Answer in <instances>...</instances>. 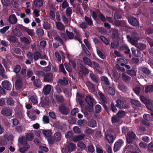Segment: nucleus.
Instances as JSON below:
<instances>
[{
    "label": "nucleus",
    "instance_id": "57",
    "mask_svg": "<svg viewBox=\"0 0 153 153\" xmlns=\"http://www.w3.org/2000/svg\"><path fill=\"white\" fill-rule=\"evenodd\" d=\"M122 17L121 14L120 13L117 12L114 13V18L115 19H121Z\"/></svg>",
    "mask_w": 153,
    "mask_h": 153
},
{
    "label": "nucleus",
    "instance_id": "12",
    "mask_svg": "<svg viewBox=\"0 0 153 153\" xmlns=\"http://www.w3.org/2000/svg\"><path fill=\"white\" fill-rule=\"evenodd\" d=\"M85 100L91 107H93L94 100L90 96H87L85 98Z\"/></svg>",
    "mask_w": 153,
    "mask_h": 153
},
{
    "label": "nucleus",
    "instance_id": "5",
    "mask_svg": "<svg viewBox=\"0 0 153 153\" xmlns=\"http://www.w3.org/2000/svg\"><path fill=\"white\" fill-rule=\"evenodd\" d=\"M127 142L128 143H133L134 140V133L133 132L129 131L127 133L126 137Z\"/></svg>",
    "mask_w": 153,
    "mask_h": 153
},
{
    "label": "nucleus",
    "instance_id": "2",
    "mask_svg": "<svg viewBox=\"0 0 153 153\" xmlns=\"http://www.w3.org/2000/svg\"><path fill=\"white\" fill-rule=\"evenodd\" d=\"M116 106L121 109L128 108L129 107L128 105L125 104L123 100L121 99H119L116 101Z\"/></svg>",
    "mask_w": 153,
    "mask_h": 153
},
{
    "label": "nucleus",
    "instance_id": "26",
    "mask_svg": "<svg viewBox=\"0 0 153 153\" xmlns=\"http://www.w3.org/2000/svg\"><path fill=\"white\" fill-rule=\"evenodd\" d=\"M42 134L46 137H49L51 135V132L50 130L43 129L42 130Z\"/></svg>",
    "mask_w": 153,
    "mask_h": 153
},
{
    "label": "nucleus",
    "instance_id": "51",
    "mask_svg": "<svg viewBox=\"0 0 153 153\" xmlns=\"http://www.w3.org/2000/svg\"><path fill=\"white\" fill-rule=\"evenodd\" d=\"M1 1L3 5L6 7L9 6L10 4V0H1Z\"/></svg>",
    "mask_w": 153,
    "mask_h": 153
},
{
    "label": "nucleus",
    "instance_id": "24",
    "mask_svg": "<svg viewBox=\"0 0 153 153\" xmlns=\"http://www.w3.org/2000/svg\"><path fill=\"white\" fill-rule=\"evenodd\" d=\"M58 82L62 85H65L68 84V82L66 78L64 77L62 79H60L58 80Z\"/></svg>",
    "mask_w": 153,
    "mask_h": 153
},
{
    "label": "nucleus",
    "instance_id": "34",
    "mask_svg": "<svg viewBox=\"0 0 153 153\" xmlns=\"http://www.w3.org/2000/svg\"><path fill=\"white\" fill-rule=\"evenodd\" d=\"M54 138L57 141H59L61 140V134L60 132H56L54 135Z\"/></svg>",
    "mask_w": 153,
    "mask_h": 153
},
{
    "label": "nucleus",
    "instance_id": "37",
    "mask_svg": "<svg viewBox=\"0 0 153 153\" xmlns=\"http://www.w3.org/2000/svg\"><path fill=\"white\" fill-rule=\"evenodd\" d=\"M84 19L86 22L89 25H93V22L90 17L85 16Z\"/></svg>",
    "mask_w": 153,
    "mask_h": 153
},
{
    "label": "nucleus",
    "instance_id": "19",
    "mask_svg": "<svg viewBox=\"0 0 153 153\" xmlns=\"http://www.w3.org/2000/svg\"><path fill=\"white\" fill-rule=\"evenodd\" d=\"M138 39V38H136L134 37V46L138 48L141 50L144 49L146 47V46L145 45L141 43L136 44L135 43V40H136L137 41Z\"/></svg>",
    "mask_w": 153,
    "mask_h": 153
},
{
    "label": "nucleus",
    "instance_id": "13",
    "mask_svg": "<svg viewBox=\"0 0 153 153\" xmlns=\"http://www.w3.org/2000/svg\"><path fill=\"white\" fill-rule=\"evenodd\" d=\"M115 26L119 27H124L126 25V23L124 21L117 20L114 22Z\"/></svg>",
    "mask_w": 153,
    "mask_h": 153
},
{
    "label": "nucleus",
    "instance_id": "18",
    "mask_svg": "<svg viewBox=\"0 0 153 153\" xmlns=\"http://www.w3.org/2000/svg\"><path fill=\"white\" fill-rule=\"evenodd\" d=\"M111 30L112 31V38L114 39L115 38H118L120 35L118 30L117 29L113 28H112Z\"/></svg>",
    "mask_w": 153,
    "mask_h": 153
},
{
    "label": "nucleus",
    "instance_id": "60",
    "mask_svg": "<svg viewBox=\"0 0 153 153\" xmlns=\"http://www.w3.org/2000/svg\"><path fill=\"white\" fill-rule=\"evenodd\" d=\"M36 33L38 36H42L43 35L44 32L42 29L39 28L37 30Z\"/></svg>",
    "mask_w": 153,
    "mask_h": 153
},
{
    "label": "nucleus",
    "instance_id": "10",
    "mask_svg": "<svg viewBox=\"0 0 153 153\" xmlns=\"http://www.w3.org/2000/svg\"><path fill=\"white\" fill-rule=\"evenodd\" d=\"M53 80V74L48 73L45 75L44 81L45 82H50Z\"/></svg>",
    "mask_w": 153,
    "mask_h": 153
},
{
    "label": "nucleus",
    "instance_id": "4",
    "mask_svg": "<svg viewBox=\"0 0 153 153\" xmlns=\"http://www.w3.org/2000/svg\"><path fill=\"white\" fill-rule=\"evenodd\" d=\"M59 111L62 114L66 115L70 112V110L64 105H62L59 107Z\"/></svg>",
    "mask_w": 153,
    "mask_h": 153
},
{
    "label": "nucleus",
    "instance_id": "49",
    "mask_svg": "<svg viewBox=\"0 0 153 153\" xmlns=\"http://www.w3.org/2000/svg\"><path fill=\"white\" fill-rule=\"evenodd\" d=\"M140 99L145 104L146 106L147 105H148L150 102L149 100H147L143 96H141Z\"/></svg>",
    "mask_w": 153,
    "mask_h": 153
},
{
    "label": "nucleus",
    "instance_id": "47",
    "mask_svg": "<svg viewBox=\"0 0 153 153\" xmlns=\"http://www.w3.org/2000/svg\"><path fill=\"white\" fill-rule=\"evenodd\" d=\"M65 66L66 70L69 72H71L72 69L71 67V64L68 63H65L64 64Z\"/></svg>",
    "mask_w": 153,
    "mask_h": 153
},
{
    "label": "nucleus",
    "instance_id": "48",
    "mask_svg": "<svg viewBox=\"0 0 153 153\" xmlns=\"http://www.w3.org/2000/svg\"><path fill=\"white\" fill-rule=\"evenodd\" d=\"M80 67L84 75L87 74L88 73L89 70L84 65H82Z\"/></svg>",
    "mask_w": 153,
    "mask_h": 153
},
{
    "label": "nucleus",
    "instance_id": "39",
    "mask_svg": "<svg viewBox=\"0 0 153 153\" xmlns=\"http://www.w3.org/2000/svg\"><path fill=\"white\" fill-rule=\"evenodd\" d=\"M56 98L57 101L60 103H63L64 101V99L62 95H57L55 97Z\"/></svg>",
    "mask_w": 153,
    "mask_h": 153
},
{
    "label": "nucleus",
    "instance_id": "25",
    "mask_svg": "<svg viewBox=\"0 0 153 153\" xmlns=\"http://www.w3.org/2000/svg\"><path fill=\"white\" fill-rule=\"evenodd\" d=\"M105 91L110 95H113L115 94L114 90L111 87H108L105 89Z\"/></svg>",
    "mask_w": 153,
    "mask_h": 153
},
{
    "label": "nucleus",
    "instance_id": "61",
    "mask_svg": "<svg viewBox=\"0 0 153 153\" xmlns=\"http://www.w3.org/2000/svg\"><path fill=\"white\" fill-rule=\"evenodd\" d=\"M95 112L96 113H100L101 110V107L100 105H97L95 108Z\"/></svg>",
    "mask_w": 153,
    "mask_h": 153
},
{
    "label": "nucleus",
    "instance_id": "50",
    "mask_svg": "<svg viewBox=\"0 0 153 153\" xmlns=\"http://www.w3.org/2000/svg\"><path fill=\"white\" fill-rule=\"evenodd\" d=\"M72 12V10L70 7H67L65 13L67 16H70Z\"/></svg>",
    "mask_w": 153,
    "mask_h": 153
},
{
    "label": "nucleus",
    "instance_id": "31",
    "mask_svg": "<svg viewBox=\"0 0 153 153\" xmlns=\"http://www.w3.org/2000/svg\"><path fill=\"white\" fill-rule=\"evenodd\" d=\"M145 91L146 93L153 91V86L148 85L146 86L145 88Z\"/></svg>",
    "mask_w": 153,
    "mask_h": 153
},
{
    "label": "nucleus",
    "instance_id": "59",
    "mask_svg": "<svg viewBox=\"0 0 153 153\" xmlns=\"http://www.w3.org/2000/svg\"><path fill=\"white\" fill-rule=\"evenodd\" d=\"M77 146L80 149H84L86 147L85 145L82 142H79L77 143Z\"/></svg>",
    "mask_w": 153,
    "mask_h": 153
},
{
    "label": "nucleus",
    "instance_id": "21",
    "mask_svg": "<svg viewBox=\"0 0 153 153\" xmlns=\"http://www.w3.org/2000/svg\"><path fill=\"white\" fill-rule=\"evenodd\" d=\"M30 148V145L26 144L25 146L22 147L19 149V151L21 153H24L26 151H27Z\"/></svg>",
    "mask_w": 153,
    "mask_h": 153
},
{
    "label": "nucleus",
    "instance_id": "11",
    "mask_svg": "<svg viewBox=\"0 0 153 153\" xmlns=\"http://www.w3.org/2000/svg\"><path fill=\"white\" fill-rule=\"evenodd\" d=\"M51 90V85H45L43 88V91L45 95L48 94Z\"/></svg>",
    "mask_w": 153,
    "mask_h": 153
},
{
    "label": "nucleus",
    "instance_id": "54",
    "mask_svg": "<svg viewBox=\"0 0 153 153\" xmlns=\"http://www.w3.org/2000/svg\"><path fill=\"white\" fill-rule=\"evenodd\" d=\"M41 54L38 52H36L34 53V58L35 60H37L40 57Z\"/></svg>",
    "mask_w": 153,
    "mask_h": 153
},
{
    "label": "nucleus",
    "instance_id": "64",
    "mask_svg": "<svg viewBox=\"0 0 153 153\" xmlns=\"http://www.w3.org/2000/svg\"><path fill=\"white\" fill-rule=\"evenodd\" d=\"M112 72L113 74V76L115 78H117L119 77L120 74L115 70H112Z\"/></svg>",
    "mask_w": 153,
    "mask_h": 153
},
{
    "label": "nucleus",
    "instance_id": "41",
    "mask_svg": "<svg viewBox=\"0 0 153 153\" xmlns=\"http://www.w3.org/2000/svg\"><path fill=\"white\" fill-rule=\"evenodd\" d=\"M86 83L87 85L90 88L92 91H94V86L93 84L88 81Z\"/></svg>",
    "mask_w": 153,
    "mask_h": 153
},
{
    "label": "nucleus",
    "instance_id": "6",
    "mask_svg": "<svg viewBox=\"0 0 153 153\" xmlns=\"http://www.w3.org/2000/svg\"><path fill=\"white\" fill-rule=\"evenodd\" d=\"M123 143V141L121 140H120L116 142L115 143L114 146V150L116 152L119 150L122 146Z\"/></svg>",
    "mask_w": 153,
    "mask_h": 153
},
{
    "label": "nucleus",
    "instance_id": "45",
    "mask_svg": "<svg viewBox=\"0 0 153 153\" xmlns=\"http://www.w3.org/2000/svg\"><path fill=\"white\" fill-rule=\"evenodd\" d=\"M33 137L34 135L33 133H28L26 135V139L29 141L32 140L33 139Z\"/></svg>",
    "mask_w": 153,
    "mask_h": 153
},
{
    "label": "nucleus",
    "instance_id": "22",
    "mask_svg": "<svg viewBox=\"0 0 153 153\" xmlns=\"http://www.w3.org/2000/svg\"><path fill=\"white\" fill-rule=\"evenodd\" d=\"M83 60L85 64L88 65L90 67L91 66L92 62L87 57L84 56L83 58Z\"/></svg>",
    "mask_w": 153,
    "mask_h": 153
},
{
    "label": "nucleus",
    "instance_id": "15",
    "mask_svg": "<svg viewBox=\"0 0 153 153\" xmlns=\"http://www.w3.org/2000/svg\"><path fill=\"white\" fill-rule=\"evenodd\" d=\"M85 135L84 134H82L81 135L74 136L72 140L74 142H76L79 140H81L85 137Z\"/></svg>",
    "mask_w": 153,
    "mask_h": 153
},
{
    "label": "nucleus",
    "instance_id": "32",
    "mask_svg": "<svg viewBox=\"0 0 153 153\" xmlns=\"http://www.w3.org/2000/svg\"><path fill=\"white\" fill-rule=\"evenodd\" d=\"M12 32L14 35L18 37L22 35V33L17 28L14 29L13 30Z\"/></svg>",
    "mask_w": 153,
    "mask_h": 153
},
{
    "label": "nucleus",
    "instance_id": "23",
    "mask_svg": "<svg viewBox=\"0 0 153 153\" xmlns=\"http://www.w3.org/2000/svg\"><path fill=\"white\" fill-rule=\"evenodd\" d=\"M118 87L120 90L123 91H126V87L122 82H119Z\"/></svg>",
    "mask_w": 153,
    "mask_h": 153
},
{
    "label": "nucleus",
    "instance_id": "42",
    "mask_svg": "<svg viewBox=\"0 0 153 153\" xmlns=\"http://www.w3.org/2000/svg\"><path fill=\"white\" fill-rule=\"evenodd\" d=\"M120 118L116 115L113 116L111 118V121L113 123H118L119 121Z\"/></svg>",
    "mask_w": 153,
    "mask_h": 153
},
{
    "label": "nucleus",
    "instance_id": "46",
    "mask_svg": "<svg viewBox=\"0 0 153 153\" xmlns=\"http://www.w3.org/2000/svg\"><path fill=\"white\" fill-rule=\"evenodd\" d=\"M100 38L101 40L106 45H108L109 44V40L103 36H100Z\"/></svg>",
    "mask_w": 153,
    "mask_h": 153
},
{
    "label": "nucleus",
    "instance_id": "63",
    "mask_svg": "<svg viewBox=\"0 0 153 153\" xmlns=\"http://www.w3.org/2000/svg\"><path fill=\"white\" fill-rule=\"evenodd\" d=\"M125 114V112L123 111H120L117 114V116L119 118L123 117Z\"/></svg>",
    "mask_w": 153,
    "mask_h": 153
},
{
    "label": "nucleus",
    "instance_id": "7",
    "mask_svg": "<svg viewBox=\"0 0 153 153\" xmlns=\"http://www.w3.org/2000/svg\"><path fill=\"white\" fill-rule=\"evenodd\" d=\"M12 111L11 110L10 108H4L2 109L1 111V113L3 115L8 116L11 114Z\"/></svg>",
    "mask_w": 153,
    "mask_h": 153
},
{
    "label": "nucleus",
    "instance_id": "20",
    "mask_svg": "<svg viewBox=\"0 0 153 153\" xmlns=\"http://www.w3.org/2000/svg\"><path fill=\"white\" fill-rule=\"evenodd\" d=\"M115 137L111 134H109L105 136V138L109 143L113 142Z\"/></svg>",
    "mask_w": 153,
    "mask_h": 153
},
{
    "label": "nucleus",
    "instance_id": "62",
    "mask_svg": "<svg viewBox=\"0 0 153 153\" xmlns=\"http://www.w3.org/2000/svg\"><path fill=\"white\" fill-rule=\"evenodd\" d=\"M42 120L45 123H48L49 122V120L48 117L46 115H44L43 116Z\"/></svg>",
    "mask_w": 153,
    "mask_h": 153
},
{
    "label": "nucleus",
    "instance_id": "55",
    "mask_svg": "<svg viewBox=\"0 0 153 153\" xmlns=\"http://www.w3.org/2000/svg\"><path fill=\"white\" fill-rule=\"evenodd\" d=\"M122 76L123 80L126 82L130 80L131 79V78L125 74H122Z\"/></svg>",
    "mask_w": 153,
    "mask_h": 153
},
{
    "label": "nucleus",
    "instance_id": "14",
    "mask_svg": "<svg viewBox=\"0 0 153 153\" xmlns=\"http://www.w3.org/2000/svg\"><path fill=\"white\" fill-rule=\"evenodd\" d=\"M7 39L10 42L16 43L18 42L17 38L13 36H8L7 37Z\"/></svg>",
    "mask_w": 153,
    "mask_h": 153
},
{
    "label": "nucleus",
    "instance_id": "38",
    "mask_svg": "<svg viewBox=\"0 0 153 153\" xmlns=\"http://www.w3.org/2000/svg\"><path fill=\"white\" fill-rule=\"evenodd\" d=\"M96 121L93 119H91L88 123L89 126L92 128L95 127L96 126Z\"/></svg>",
    "mask_w": 153,
    "mask_h": 153
},
{
    "label": "nucleus",
    "instance_id": "35",
    "mask_svg": "<svg viewBox=\"0 0 153 153\" xmlns=\"http://www.w3.org/2000/svg\"><path fill=\"white\" fill-rule=\"evenodd\" d=\"M7 103L8 105L12 106L14 105V101L12 98L8 97L7 99Z\"/></svg>",
    "mask_w": 153,
    "mask_h": 153
},
{
    "label": "nucleus",
    "instance_id": "16",
    "mask_svg": "<svg viewBox=\"0 0 153 153\" xmlns=\"http://www.w3.org/2000/svg\"><path fill=\"white\" fill-rule=\"evenodd\" d=\"M120 48L121 50L124 51L125 53L129 54V56L130 58L131 57V55L129 53L130 50L127 46L126 45H123L121 46Z\"/></svg>",
    "mask_w": 153,
    "mask_h": 153
},
{
    "label": "nucleus",
    "instance_id": "58",
    "mask_svg": "<svg viewBox=\"0 0 153 153\" xmlns=\"http://www.w3.org/2000/svg\"><path fill=\"white\" fill-rule=\"evenodd\" d=\"M21 69V66L19 65L16 66L14 69V71L16 74H18L20 72Z\"/></svg>",
    "mask_w": 153,
    "mask_h": 153
},
{
    "label": "nucleus",
    "instance_id": "53",
    "mask_svg": "<svg viewBox=\"0 0 153 153\" xmlns=\"http://www.w3.org/2000/svg\"><path fill=\"white\" fill-rule=\"evenodd\" d=\"M55 40L57 42H59L61 45H64V43L62 39L59 36H56L55 38Z\"/></svg>",
    "mask_w": 153,
    "mask_h": 153
},
{
    "label": "nucleus",
    "instance_id": "40",
    "mask_svg": "<svg viewBox=\"0 0 153 153\" xmlns=\"http://www.w3.org/2000/svg\"><path fill=\"white\" fill-rule=\"evenodd\" d=\"M66 33L68 38L70 39H73L74 38V34L72 32L66 30Z\"/></svg>",
    "mask_w": 153,
    "mask_h": 153
},
{
    "label": "nucleus",
    "instance_id": "1",
    "mask_svg": "<svg viewBox=\"0 0 153 153\" xmlns=\"http://www.w3.org/2000/svg\"><path fill=\"white\" fill-rule=\"evenodd\" d=\"M76 148V145L73 143H69L68 146H65L62 150L63 153H67L69 151H72L75 149Z\"/></svg>",
    "mask_w": 153,
    "mask_h": 153
},
{
    "label": "nucleus",
    "instance_id": "17",
    "mask_svg": "<svg viewBox=\"0 0 153 153\" xmlns=\"http://www.w3.org/2000/svg\"><path fill=\"white\" fill-rule=\"evenodd\" d=\"M101 82H103L106 85L109 86L110 85V82L108 79L106 77L102 76L100 77Z\"/></svg>",
    "mask_w": 153,
    "mask_h": 153
},
{
    "label": "nucleus",
    "instance_id": "44",
    "mask_svg": "<svg viewBox=\"0 0 153 153\" xmlns=\"http://www.w3.org/2000/svg\"><path fill=\"white\" fill-rule=\"evenodd\" d=\"M86 123V121L84 120H79L77 122L78 125L80 126H85Z\"/></svg>",
    "mask_w": 153,
    "mask_h": 153
},
{
    "label": "nucleus",
    "instance_id": "56",
    "mask_svg": "<svg viewBox=\"0 0 153 153\" xmlns=\"http://www.w3.org/2000/svg\"><path fill=\"white\" fill-rule=\"evenodd\" d=\"M119 46V43L117 42H114L111 44V48L115 49L118 47Z\"/></svg>",
    "mask_w": 153,
    "mask_h": 153
},
{
    "label": "nucleus",
    "instance_id": "28",
    "mask_svg": "<svg viewBox=\"0 0 153 153\" xmlns=\"http://www.w3.org/2000/svg\"><path fill=\"white\" fill-rule=\"evenodd\" d=\"M56 25L57 29L60 30H63L65 29V26L62 23L60 22H58L57 23Z\"/></svg>",
    "mask_w": 153,
    "mask_h": 153
},
{
    "label": "nucleus",
    "instance_id": "43",
    "mask_svg": "<svg viewBox=\"0 0 153 153\" xmlns=\"http://www.w3.org/2000/svg\"><path fill=\"white\" fill-rule=\"evenodd\" d=\"M27 140L24 137L19 138V141L21 144L26 145L27 144Z\"/></svg>",
    "mask_w": 153,
    "mask_h": 153
},
{
    "label": "nucleus",
    "instance_id": "52",
    "mask_svg": "<svg viewBox=\"0 0 153 153\" xmlns=\"http://www.w3.org/2000/svg\"><path fill=\"white\" fill-rule=\"evenodd\" d=\"M35 74L38 77H44L45 74L44 72L42 71H37L35 72Z\"/></svg>",
    "mask_w": 153,
    "mask_h": 153
},
{
    "label": "nucleus",
    "instance_id": "29",
    "mask_svg": "<svg viewBox=\"0 0 153 153\" xmlns=\"http://www.w3.org/2000/svg\"><path fill=\"white\" fill-rule=\"evenodd\" d=\"M43 0H36L34 1V5L37 7H40L43 5Z\"/></svg>",
    "mask_w": 153,
    "mask_h": 153
},
{
    "label": "nucleus",
    "instance_id": "30",
    "mask_svg": "<svg viewBox=\"0 0 153 153\" xmlns=\"http://www.w3.org/2000/svg\"><path fill=\"white\" fill-rule=\"evenodd\" d=\"M98 94L102 102L104 103H107L108 102V100L104 94L100 92H99Z\"/></svg>",
    "mask_w": 153,
    "mask_h": 153
},
{
    "label": "nucleus",
    "instance_id": "36",
    "mask_svg": "<svg viewBox=\"0 0 153 153\" xmlns=\"http://www.w3.org/2000/svg\"><path fill=\"white\" fill-rule=\"evenodd\" d=\"M90 76L93 82L96 83L98 82V79L97 78L94 74H90Z\"/></svg>",
    "mask_w": 153,
    "mask_h": 153
},
{
    "label": "nucleus",
    "instance_id": "8",
    "mask_svg": "<svg viewBox=\"0 0 153 153\" xmlns=\"http://www.w3.org/2000/svg\"><path fill=\"white\" fill-rule=\"evenodd\" d=\"M1 84L2 87L5 89L8 90L11 89L12 85L8 81H4L2 82Z\"/></svg>",
    "mask_w": 153,
    "mask_h": 153
},
{
    "label": "nucleus",
    "instance_id": "9",
    "mask_svg": "<svg viewBox=\"0 0 153 153\" xmlns=\"http://www.w3.org/2000/svg\"><path fill=\"white\" fill-rule=\"evenodd\" d=\"M8 21L10 24L15 25L17 22V19L15 15L11 14L9 16Z\"/></svg>",
    "mask_w": 153,
    "mask_h": 153
},
{
    "label": "nucleus",
    "instance_id": "3",
    "mask_svg": "<svg viewBox=\"0 0 153 153\" xmlns=\"http://www.w3.org/2000/svg\"><path fill=\"white\" fill-rule=\"evenodd\" d=\"M17 80L15 83V87L17 89H20L22 86V78L19 74L16 75Z\"/></svg>",
    "mask_w": 153,
    "mask_h": 153
},
{
    "label": "nucleus",
    "instance_id": "33",
    "mask_svg": "<svg viewBox=\"0 0 153 153\" xmlns=\"http://www.w3.org/2000/svg\"><path fill=\"white\" fill-rule=\"evenodd\" d=\"M117 61L118 63L120 64L122 66L125 65L124 63H126V60L124 58H119L117 59Z\"/></svg>",
    "mask_w": 153,
    "mask_h": 153
},
{
    "label": "nucleus",
    "instance_id": "27",
    "mask_svg": "<svg viewBox=\"0 0 153 153\" xmlns=\"http://www.w3.org/2000/svg\"><path fill=\"white\" fill-rule=\"evenodd\" d=\"M33 85L39 88L41 87L42 83L40 79H37L34 81Z\"/></svg>",
    "mask_w": 153,
    "mask_h": 153
}]
</instances>
